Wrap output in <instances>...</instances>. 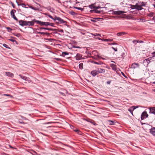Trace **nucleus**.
<instances>
[{"label": "nucleus", "instance_id": "obj_1", "mask_svg": "<svg viewBox=\"0 0 155 155\" xmlns=\"http://www.w3.org/2000/svg\"><path fill=\"white\" fill-rule=\"evenodd\" d=\"M54 20L56 22L58 23L65 24L67 23V22L66 21H64L61 18L55 16L54 18Z\"/></svg>", "mask_w": 155, "mask_h": 155}, {"label": "nucleus", "instance_id": "obj_2", "mask_svg": "<svg viewBox=\"0 0 155 155\" xmlns=\"http://www.w3.org/2000/svg\"><path fill=\"white\" fill-rule=\"evenodd\" d=\"M35 23H36V20L34 19L31 21H27L26 23V26H33Z\"/></svg>", "mask_w": 155, "mask_h": 155}, {"label": "nucleus", "instance_id": "obj_3", "mask_svg": "<svg viewBox=\"0 0 155 155\" xmlns=\"http://www.w3.org/2000/svg\"><path fill=\"white\" fill-rule=\"evenodd\" d=\"M148 116V114L146 111H143L141 114V118L142 120H143L145 119Z\"/></svg>", "mask_w": 155, "mask_h": 155}, {"label": "nucleus", "instance_id": "obj_4", "mask_svg": "<svg viewBox=\"0 0 155 155\" xmlns=\"http://www.w3.org/2000/svg\"><path fill=\"white\" fill-rule=\"evenodd\" d=\"M16 11L15 9H12L11 12V15L12 17L14 18L15 20L18 21V20L17 18L15 16V13L16 12Z\"/></svg>", "mask_w": 155, "mask_h": 155}, {"label": "nucleus", "instance_id": "obj_5", "mask_svg": "<svg viewBox=\"0 0 155 155\" xmlns=\"http://www.w3.org/2000/svg\"><path fill=\"white\" fill-rule=\"evenodd\" d=\"M124 13V12L120 11H113L112 14L116 15H120Z\"/></svg>", "mask_w": 155, "mask_h": 155}, {"label": "nucleus", "instance_id": "obj_6", "mask_svg": "<svg viewBox=\"0 0 155 155\" xmlns=\"http://www.w3.org/2000/svg\"><path fill=\"white\" fill-rule=\"evenodd\" d=\"M150 132L153 136L155 137V127H152L150 129Z\"/></svg>", "mask_w": 155, "mask_h": 155}, {"label": "nucleus", "instance_id": "obj_7", "mask_svg": "<svg viewBox=\"0 0 155 155\" xmlns=\"http://www.w3.org/2000/svg\"><path fill=\"white\" fill-rule=\"evenodd\" d=\"M19 25L22 26H26V21L21 20L19 21Z\"/></svg>", "mask_w": 155, "mask_h": 155}, {"label": "nucleus", "instance_id": "obj_8", "mask_svg": "<svg viewBox=\"0 0 155 155\" xmlns=\"http://www.w3.org/2000/svg\"><path fill=\"white\" fill-rule=\"evenodd\" d=\"M149 108L150 110L149 113L155 115V107H150Z\"/></svg>", "mask_w": 155, "mask_h": 155}, {"label": "nucleus", "instance_id": "obj_9", "mask_svg": "<svg viewBox=\"0 0 155 155\" xmlns=\"http://www.w3.org/2000/svg\"><path fill=\"white\" fill-rule=\"evenodd\" d=\"M97 70L98 74L99 73H105V70L104 69L98 68Z\"/></svg>", "mask_w": 155, "mask_h": 155}, {"label": "nucleus", "instance_id": "obj_10", "mask_svg": "<svg viewBox=\"0 0 155 155\" xmlns=\"http://www.w3.org/2000/svg\"><path fill=\"white\" fill-rule=\"evenodd\" d=\"M91 74L93 77H95L97 74H98L97 70H93L91 72Z\"/></svg>", "mask_w": 155, "mask_h": 155}, {"label": "nucleus", "instance_id": "obj_11", "mask_svg": "<svg viewBox=\"0 0 155 155\" xmlns=\"http://www.w3.org/2000/svg\"><path fill=\"white\" fill-rule=\"evenodd\" d=\"M5 75L7 76L10 77L11 78H12L14 77V74L12 73L9 72H6Z\"/></svg>", "mask_w": 155, "mask_h": 155}, {"label": "nucleus", "instance_id": "obj_12", "mask_svg": "<svg viewBox=\"0 0 155 155\" xmlns=\"http://www.w3.org/2000/svg\"><path fill=\"white\" fill-rule=\"evenodd\" d=\"M139 66L138 64L134 63H133L131 65V68H132L134 69L138 67Z\"/></svg>", "mask_w": 155, "mask_h": 155}, {"label": "nucleus", "instance_id": "obj_13", "mask_svg": "<svg viewBox=\"0 0 155 155\" xmlns=\"http://www.w3.org/2000/svg\"><path fill=\"white\" fill-rule=\"evenodd\" d=\"M110 66L111 67L112 69L115 71L117 70V66L116 65L114 64H110Z\"/></svg>", "mask_w": 155, "mask_h": 155}, {"label": "nucleus", "instance_id": "obj_14", "mask_svg": "<svg viewBox=\"0 0 155 155\" xmlns=\"http://www.w3.org/2000/svg\"><path fill=\"white\" fill-rule=\"evenodd\" d=\"M36 23L40 25H44L45 22L41 21H40L37 20H36Z\"/></svg>", "mask_w": 155, "mask_h": 155}, {"label": "nucleus", "instance_id": "obj_15", "mask_svg": "<svg viewBox=\"0 0 155 155\" xmlns=\"http://www.w3.org/2000/svg\"><path fill=\"white\" fill-rule=\"evenodd\" d=\"M75 57L76 60H80L82 57V55L80 54H77Z\"/></svg>", "mask_w": 155, "mask_h": 155}, {"label": "nucleus", "instance_id": "obj_16", "mask_svg": "<svg viewBox=\"0 0 155 155\" xmlns=\"http://www.w3.org/2000/svg\"><path fill=\"white\" fill-rule=\"evenodd\" d=\"M100 19V18H92V19H91V21L96 22L97 21H99Z\"/></svg>", "mask_w": 155, "mask_h": 155}, {"label": "nucleus", "instance_id": "obj_17", "mask_svg": "<svg viewBox=\"0 0 155 155\" xmlns=\"http://www.w3.org/2000/svg\"><path fill=\"white\" fill-rule=\"evenodd\" d=\"M153 59V58H151V57H150L148 58H147L145 60H144V61H146L147 64H149L150 62V60Z\"/></svg>", "mask_w": 155, "mask_h": 155}, {"label": "nucleus", "instance_id": "obj_18", "mask_svg": "<svg viewBox=\"0 0 155 155\" xmlns=\"http://www.w3.org/2000/svg\"><path fill=\"white\" fill-rule=\"evenodd\" d=\"M42 29H45V30H52V29L51 28H44L42 27L40 28H39L38 29V30L40 31H41Z\"/></svg>", "mask_w": 155, "mask_h": 155}, {"label": "nucleus", "instance_id": "obj_19", "mask_svg": "<svg viewBox=\"0 0 155 155\" xmlns=\"http://www.w3.org/2000/svg\"><path fill=\"white\" fill-rule=\"evenodd\" d=\"M102 40L104 41L111 42L113 41V39H103Z\"/></svg>", "mask_w": 155, "mask_h": 155}, {"label": "nucleus", "instance_id": "obj_20", "mask_svg": "<svg viewBox=\"0 0 155 155\" xmlns=\"http://www.w3.org/2000/svg\"><path fill=\"white\" fill-rule=\"evenodd\" d=\"M125 34V32H123L118 33L117 34V35L118 36H121L122 35H124Z\"/></svg>", "mask_w": 155, "mask_h": 155}, {"label": "nucleus", "instance_id": "obj_21", "mask_svg": "<svg viewBox=\"0 0 155 155\" xmlns=\"http://www.w3.org/2000/svg\"><path fill=\"white\" fill-rule=\"evenodd\" d=\"M83 64L82 63H80L79 64V68L80 69L82 70L83 68Z\"/></svg>", "mask_w": 155, "mask_h": 155}, {"label": "nucleus", "instance_id": "obj_22", "mask_svg": "<svg viewBox=\"0 0 155 155\" xmlns=\"http://www.w3.org/2000/svg\"><path fill=\"white\" fill-rule=\"evenodd\" d=\"M115 124V122L111 120L109 121V124L110 125H114Z\"/></svg>", "mask_w": 155, "mask_h": 155}, {"label": "nucleus", "instance_id": "obj_23", "mask_svg": "<svg viewBox=\"0 0 155 155\" xmlns=\"http://www.w3.org/2000/svg\"><path fill=\"white\" fill-rule=\"evenodd\" d=\"M19 76L21 78H22L23 80H25L26 79V77L25 76H23V75H21V74H20L19 75Z\"/></svg>", "mask_w": 155, "mask_h": 155}, {"label": "nucleus", "instance_id": "obj_24", "mask_svg": "<svg viewBox=\"0 0 155 155\" xmlns=\"http://www.w3.org/2000/svg\"><path fill=\"white\" fill-rule=\"evenodd\" d=\"M94 11L96 13H99L101 12V10H98V9H94Z\"/></svg>", "mask_w": 155, "mask_h": 155}, {"label": "nucleus", "instance_id": "obj_25", "mask_svg": "<svg viewBox=\"0 0 155 155\" xmlns=\"http://www.w3.org/2000/svg\"><path fill=\"white\" fill-rule=\"evenodd\" d=\"M128 110L130 112V113H131L132 115H133V109H132L131 107H130L129 109H128Z\"/></svg>", "mask_w": 155, "mask_h": 155}, {"label": "nucleus", "instance_id": "obj_26", "mask_svg": "<svg viewBox=\"0 0 155 155\" xmlns=\"http://www.w3.org/2000/svg\"><path fill=\"white\" fill-rule=\"evenodd\" d=\"M18 5H21V6H22V7H23V8H27V7H25V5L24 3H22V4H19L18 3Z\"/></svg>", "mask_w": 155, "mask_h": 155}, {"label": "nucleus", "instance_id": "obj_27", "mask_svg": "<svg viewBox=\"0 0 155 155\" xmlns=\"http://www.w3.org/2000/svg\"><path fill=\"white\" fill-rule=\"evenodd\" d=\"M139 21H142V22H144L146 21V20L144 19H143L142 18H139L138 19Z\"/></svg>", "mask_w": 155, "mask_h": 155}, {"label": "nucleus", "instance_id": "obj_28", "mask_svg": "<svg viewBox=\"0 0 155 155\" xmlns=\"http://www.w3.org/2000/svg\"><path fill=\"white\" fill-rule=\"evenodd\" d=\"M75 8L76 9L80 10L81 11H83L84 10V8H81L80 7H75Z\"/></svg>", "mask_w": 155, "mask_h": 155}, {"label": "nucleus", "instance_id": "obj_29", "mask_svg": "<svg viewBox=\"0 0 155 155\" xmlns=\"http://www.w3.org/2000/svg\"><path fill=\"white\" fill-rule=\"evenodd\" d=\"M68 53L67 52H63L62 53V55L63 56H64L66 55H68Z\"/></svg>", "mask_w": 155, "mask_h": 155}, {"label": "nucleus", "instance_id": "obj_30", "mask_svg": "<svg viewBox=\"0 0 155 155\" xmlns=\"http://www.w3.org/2000/svg\"><path fill=\"white\" fill-rule=\"evenodd\" d=\"M10 41H11L13 42H15L16 44H17V42L15 40H14V39H8Z\"/></svg>", "mask_w": 155, "mask_h": 155}, {"label": "nucleus", "instance_id": "obj_31", "mask_svg": "<svg viewBox=\"0 0 155 155\" xmlns=\"http://www.w3.org/2000/svg\"><path fill=\"white\" fill-rule=\"evenodd\" d=\"M91 34L92 35H94V36H97L99 37L101 36V35L100 34L96 33L95 34H93L92 33H91Z\"/></svg>", "mask_w": 155, "mask_h": 155}, {"label": "nucleus", "instance_id": "obj_32", "mask_svg": "<svg viewBox=\"0 0 155 155\" xmlns=\"http://www.w3.org/2000/svg\"><path fill=\"white\" fill-rule=\"evenodd\" d=\"M88 6L91 9H92L93 8H94L95 7V6H94L93 4L89 5Z\"/></svg>", "mask_w": 155, "mask_h": 155}, {"label": "nucleus", "instance_id": "obj_33", "mask_svg": "<svg viewBox=\"0 0 155 155\" xmlns=\"http://www.w3.org/2000/svg\"><path fill=\"white\" fill-rule=\"evenodd\" d=\"M152 56L151 57V58L154 59V58L155 57V51L153 52L152 53Z\"/></svg>", "mask_w": 155, "mask_h": 155}, {"label": "nucleus", "instance_id": "obj_34", "mask_svg": "<svg viewBox=\"0 0 155 155\" xmlns=\"http://www.w3.org/2000/svg\"><path fill=\"white\" fill-rule=\"evenodd\" d=\"M153 15V12H151L147 14V16L149 17H152Z\"/></svg>", "mask_w": 155, "mask_h": 155}, {"label": "nucleus", "instance_id": "obj_35", "mask_svg": "<svg viewBox=\"0 0 155 155\" xmlns=\"http://www.w3.org/2000/svg\"><path fill=\"white\" fill-rule=\"evenodd\" d=\"M138 106H133L131 107L132 109H133V110H134L136 108H138Z\"/></svg>", "mask_w": 155, "mask_h": 155}, {"label": "nucleus", "instance_id": "obj_36", "mask_svg": "<svg viewBox=\"0 0 155 155\" xmlns=\"http://www.w3.org/2000/svg\"><path fill=\"white\" fill-rule=\"evenodd\" d=\"M25 81H28V82H30L31 81L30 78H28L27 77H26V79L25 80Z\"/></svg>", "mask_w": 155, "mask_h": 155}, {"label": "nucleus", "instance_id": "obj_37", "mask_svg": "<svg viewBox=\"0 0 155 155\" xmlns=\"http://www.w3.org/2000/svg\"><path fill=\"white\" fill-rule=\"evenodd\" d=\"M133 42L135 45L137 43L139 42V41H136L135 40H134L133 41Z\"/></svg>", "mask_w": 155, "mask_h": 155}, {"label": "nucleus", "instance_id": "obj_38", "mask_svg": "<svg viewBox=\"0 0 155 155\" xmlns=\"http://www.w3.org/2000/svg\"><path fill=\"white\" fill-rule=\"evenodd\" d=\"M94 63L97 64H102V63L101 62H94Z\"/></svg>", "mask_w": 155, "mask_h": 155}, {"label": "nucleus", "instance_id": "obj_39", "mask_svg": "<svg viewBox=\"0 0 155 155\" xmlns=\"http://www.w3.org/2000/svg\"><path fill=\"white\" fill-rule=\"evenodd\" d=\"M14 35L17 37H19L20 36V34L19 33L15 34H14Z\"/></svg>", "mask_w": 155, "mask_h": 155}, {"label": "nucleus", "instance_id": "obj_40", "mask_svg": "<svg viewBox=\"0 0 155 155\" xmlns=\"http://www.w3.org/2000/svg\"><path fill=\"white\" fill-rule=\"evenodd\" d=\"M111 48L113 49L115 51H117V48H114V47H111Z\"/></svg>", "mask_w": 155, "mask_h": 155}, {"label": "nucleus", "instance_id": "obj_41", "mask_svg": "<svg viewBox=\"0 0 155 155\" xmlns=\"http://www.w3.org/2000/svg\"><path fill=\"white\" fill-rule=\"evenodd\" d=\"M3 46L6 48H9L8 45L5 44H3Z\"/></svg>", "mask_w": 155, "mask_h": 155}, {"label": "nucleus", "instance_id": "obj_42", "mask_svg": "<svg viewBox=\"0 0 155 155\" xmlns=\"http://www.w3.org/2000/svg\"><path fill=\"white\" fill-rule=\"evenodd\" d=\"M49 25V22H45L44 25L47 26Z\"/></svg>", "mask_w": 155, "mask_h": 155}, {"label": "nucleus", "instance_id": "obj_43", "mask_svg": "<svg viewBox=\"0 0 155 155\" xmlns=\"http://www.w3.org/2000/svg\"><path fill=\"white\" fill-rule=\"evenodd\" d=\"M121 74L124 77H125V78H127V76L126 75H125V74L123 72H121Z\"/></svg>", "mask_w": 155, "mask_h": 155}, {"label": "nucleus", "instance_id": "obj_44", "mask_svg": "<svg viewBox=\"0 0 155 155\" xmlns=\"http://www.w3.org/2000/svg\"><path fill=\"white\" fill-rule=\"evenodd\" d=\"M117 44L116 43H109L108 45H117Z\"/></svg>", "mask_w": 155, "mask_h": 155}, {"label": "nucleus", "instance_id": "obj_45", "mask_svg": "<svg viewBox=\"0 0 155 155\" xmlns=\"http://www.w3.org/2000/svg\"><path fill=\"white\" fill-rule=\"evenodd\" d=\"M143 9V8L141 6H138L137 7V9L138 10H141Z\"/></svg>", "mask_w": 155, "mask_h": 155}, {"label": "nucleus", "instance_id": "obj_46", "mask_svg": "<svg viewBox=\"0 0 155 155\" xmlns=\"http://www.w3.org/2000/svg\"><path fill=\"white\" fill-rule=\"evenodd\" d=\"M101 8V7L100 6H95L94 8H95V9H98Z\"/></svg>", "mask_w": 155, "mask_h": 155}, {"label": "nucleus", "instance_id": "obj_47", "mask_svg": "<svg viewBox=\"0 0 155 155\" xmlns=\"http://www.w3.org/2000/svg\"><path fill=\"white\" fill-rule=\"evenodd\" d=\"M70 13L71 15H74L75 14V13L73 11H72L70 12Z\"/></svg>", "mask_w": 155, "mask_h": 155}, {"label": "nucleus", "instance_id": "obj_48", "mask_svg": "<svg viewBox=\"0 0 155 155\" xmlns=\"http://www.w3.org/2000/svg\"><path fill=\"white\" fill-rule=\"evenodd\" d=\"M29 8H31L32 9H33V10H36V9L35 8H34L32 6H29Z\"/></svg>", "mask_w": 155, "mask_h": 155}, {"label": "nucleus", "instance_id": "obj_49", "mask_svg": "<svg viewBox=\"0 0 155 155\" xmlns=\"http://www.w3.org/2000/svg\"><path fill=\"white\" fill-rule=\"evenodd\" d=\"M4 95H5V96H10V97H12V95H11L9 94H3Z\"/></svg>", "mask_w": 155, "mask_h": 155}, {"label": "nucleus", "instance_id": "obj_50", "mask_svg": "<svg viewBox=\"0 0 155 155\" xmlns=\"http://www.w3.org/2000/svg\"><path fill=\"white\" fill-rule=\"evenodd\" d=\"M48 16L50 18H51V19H53V20H54V18H53L52 17L51 15H48Z\"/></svg>", "mask_w": 155, "mask_h": 155}, {"label": "nucleus", "instance_id": "obj_51", "mask_svg": "<svg viewBox=\"0 0 155 155\" xmlns=\"http://www.w3.org/2000/svg\"><path fill=\"white\" fill-rule=\"evenodd\" d=\"M54 24L53 23L49 22V25H50V26H54Z\"/></svg>", "mask_w": 155, "mask_h": 155}, {"label": "nucleus", "instance_id": "obj_52", "mask_svg": "<svg viewBox=\"0 0 155 155\" xmlns=\"http://www.w3.org/2000/svg\"><path fill=\"white\" fill-rule=\"evenodd\" d=\"M41 34H42V35H44V34L47 35V33H45L44 32H41Z\"/></svg>", "mask_w": 155, "mask_h": 155}, {"label": "nucleus", "instance_id": "obj_53", "mask_svg": "<svg viewBox=\"0 0 155 155\" xmlns=\"http://www.w3.org/2000/svg\"><path fill=\"white\" fill-rule=\"evenodd\" d=\"M51 122H47V123H43V124H51Z\"/></svg>", "mask_w": 155, "mask_h": 155}, {"label": "nucleus", "instance_id": "obj_54", "mask_svg": "<svg viewBox=\"0 0 155 155\" xmlns=\"http://www.w3.org/2000/svg\"><path fill=\"white\" fill-rule=\"evenodd\" d=\"M60 94H61L63 96H65V94L63 93H62L61 92H60Z\"/></svg>", "mask_w": 155, "mask_h": 155}, {"label": "nucleus", "instance_id": "obj_55", "mask_svg": "<svg viewBox=\"0 0 155 155\" xmlns=\"http://www.w3.org/2000/svg\"><path fill=\"white\" fill-rule=\"evenodd\" d=\"M111 83V81H107V84H110Z\"/></svg>", "mask_w": 155, "mask_h": 155}, {"label": "nucleus", "instance_id": "obj_56", "mask_svg": "<svg viewBox=\"0 0 155 155\" xmlns=\"http://www.w3.org/2000/svg\"><path fill=\"white\" fill-rule=\"evenodd\" d=\"M74 131L75 132H79V130H78V129L75 130H74Z\"/></svg>", "mask_w": 155, "mask_h": 155}, {"label": "nucleus", "instance_id": "obj_57", "mask_svg": "<svg viewBox=\"0 0 155 155\" xmlns=\"http://www.w3.org/2000/svg\"><path fill=\"white\" fill-rule=\"evenodd\" d=\"M77 133L80 135H81V132L79 130V132H77Z\"/></svg>", "mask_w": 155, "mask_h": 155}, {"label": "nucleus", "instance_id": "obj_58", "mask_svg": "<svg viewBox=\"0 0 155 155\" xmlns=\"http://www.w3.org/2000/svg\"><path fill=\"white\" fill-rule=\"evenodd\" d=\"M143 41H139V42L138 43H143Z\"/></svg>", "mask_w": 155, "mask_h": 155}, {"label": "nucleus", "instance_id": "obj_59", "mask_svg": "<svg viewBox=\"0 0 155 155\" xmlns=\"http://www.w3.org/2000/svg\"><path fill=\"white\" fill-rule=\"evenodd\" d=\"M76 48H80V47L78 46V47H76Z\"/></svg>", "mask_w": 155, "mask_h": 155}, {"label": "nucleus", "instance_id": "obj_60", "mask_svg": "<svg viewBox=\"0 0 155 155\" xmlns=\"http://www.w3.org/2000/svg\"><path fill=\"white\" fill-rule=\"evenodd\" d=\"M37 33H38V34H41V32H39L37 31Z\"/></svg>", "mask_w": 155, "mask_h": 155}, {"label": "nucleus", "instance_id": "obj_61", "mask_svg": "<svg viewBox=\"0 0 155 155\" xmlns=\"http://www.w3.org/2000/svg\"><path fill=\"white\" fill-rule=\"evenodd\" d=\"M12 6H13V8H15V7H14V4H13L12 3Z\"/></svg>", "mask_w": 155, "mask_h": 155}, {"label": "nucleus", "instance_id": "obj_62", "mask_svg": "<svg viewBox=\"0 0 155 155\" xmlns=\"http://www.w3.org/2000/svg\"><path fill=\"white\" fill-rule=\"evenodd\" d=\"M98 39L99 40H101V38H98ZM102 40H103V39H102Z\"/></svg>", "mask_w": 155, "mask_h": 155}, {"label": "nucleus", "instance_id": "obj_63", "mask_svg": "<svg viewBox=\"0 0 155 155\" xmlns=\"http://www.w3.org/2000/svg\"><path fill=\"white\" fill-rule=\"evenodd\" d=\"M7 29H10L11 30H12V29L10 28H7Z\"/></svg>", "mask_w": 155, "mask_h": 155}, {"label": "nucleus", "instance_id": "obj_64", "mask_svg": "<svg viewBox=\"0 0 155 155\" xmlns=\"http://www.w3.org/2000/svg\"><path fill=\"white\" fill-rule=\"evenodd\" d=\"M7 29H10L11 30H12V29L10 28H7Z\"/></svg>", "mask_w": 155, "mask_h": 155}]
</instances>
